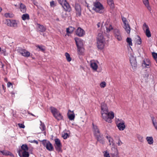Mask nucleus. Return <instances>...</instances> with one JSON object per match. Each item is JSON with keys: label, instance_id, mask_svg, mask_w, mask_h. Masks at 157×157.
<instances>
[{"label": "nucleus", "instance_id": "f257e3e1", "mask_svg": "<svg viewBox=\"0 0 157 157\" xmlns=\"http://www.w3.org/2000/svg\"><path fill=\"white\" fill-rule=\"evenodd\" d=\"M94 6L92 8L93 10L100 13H103L104 7L103 5L99 1L94 2Z\"/></svg>", "mask_w": 157, "mask_h": 157}, {"label": "nucleus", "instance_id": "f03ea898", "mask_svg": "<svg viewBox=\"0 0 157 157\" xmlns=\"http://www.w3.org/2000/svg\"><path fill=\"white\" fill-rule=\"evenodd\" d=\"M51 112L54 117L58 121L61 120L63 119V117L59 111L55 108L51 106L50 107Z\"/></svg>", "mask_w": 157, "mask_h": 157}, {"label": "nucleus", "instance_id": "7ed1b4c3", "mask_svg": "<svg viewBox=\"0 0 157 157\" xmlns=\"http://www.w3.org/2000/svg\"><path fill=\"white\" fill-rule=\"evenodd\" d=\"M75 10L76 16L80 17L81 16L82 10L80 5L77 3H76L75 6Z\"/></svg>", "mask_w": 157, "mask_h": 157}, {"label": "nucleus", "instance_id": "20e7f679", "mask_svg": "<svg viewBox=\"0 0 157 157\" xmlns=\"http://www.w3.org/2000/svg\"><path fill=\"white\" fill-rule=\"evenodd\" d=\"M6 25L9 26L16 28L17 27V23L15 20H11L7 19L6 20Z\"/></svg>", "mask_w": 157, "mask_h": 157}, {"label": "nucleus", "instance_id": "39448f33", "mask_svg": "<svg viewBox=\"0 0 157 157\" xmlns=\"http://www.w3.org/2000/svg\"><path fill=\"white\" fill-rule=\"evenodd\" d=\"M124 23L123 28L124 29L126 33L128 34H129L131 30L130 26L128 23V21L127 19L123 21Z\"/></svg>", "mask_w": 157, "mask_h": 157}, {"label": "nucleus", "instance_id": "423d86ee", "mask_svg": "<svg viewBox=\"0 0 157 157\" xmlns=\"http://www.w3.org/2000/svg\"><path fill=\"white\" fill-rule=\"evenodd\" d=\"M130 61L132 68L133 70H135L137 65L136 58L133 56L131 57L130 59Z\"/></svg>", "mask_w": 157, "mask_h": 157}, {"label": "nucleus", "instance_id": "0eeeda50", "mask_svg": "<svg viewBox=\"0 0 157 157\" xmlns=\"http://www.w3.org/2000/svg\"><path fill=\"white\" fill-rule=\"evenodd\" d=\"M85 33V31L80 27L78 28L75 31L76 35L79 37L83 36Z\"/></svg>", "mask_w": 157, "mask_h": 157}, {"label": "nucleus", "instance_id": "6e6552de", "mask_svg": "<svg viewBox=\"0 0 157 157\" xmlns=\"http://www.w3.org/2000/svg\"><path fill=\"white\" fill-rule=\"evenodd\" d=\"M115 37L119 41L122 39L121 34L119 30L117 29H115L113 31Z\"/></svg>", "mask_w": 157, "mask_h": 157}, {"label": "nucleus", "instance_id": "1a4fd4ad", "mask_svg": "<svg viewBox=\"0 0 157 157\" xmlns=\"http://www.w3.org/2000/svg\"><path fill=\"white\" fill-rule=\"evenodd\" d=\"M18 152L20 157H29V153L27 151H22L21 149H19Z\"/></svg>", "mask_w": 157, "mask_h": 157}, {"label": "nucleus", "instance_id": "9d476101", "mask_svg": "<svg viewBox=\"0 0 157 157\" xmlns=\"http://www.w3.org/2000/svg\"><path fill=\"white\" fill-rule=\"evenodd\" d=\"M66 11L70 12L71 9L69 4L66 1L61 6Z\"/></svg>", "mask_w": 157, "mask_h": 157}, {"label": "nucleus", "instance_id": "9b49d317", "mask_svg": "<svg viewBox=\"0 0 157 157\" xmlns=\"http://www.w3.org/2000/svg\"><path fill=\"white\" fill-rule=\"evenodd\" d=\"M94 136L96 138L97 140L99 141L102 144L104 143L105 142L103 139L102 135L101 134L100 132H99V134L94 135Z\"/></svg>", "mask_w": 157, "mask_h": 157}, {"label": "nucleus", "instance_id": "f8f14e48", "mask_svg": "<svg viewBox=\"0 0 157 157\" xmlns=\"http://www.w3.org/2000/svg\"><path fill=\"white\" fill-rule=\"evenodd\" d=\"M19 52L24 56L28 57L30 56V53L25 49H20Z\"/></svg>", "mask_w": 157, "mask_h": 157}, {"label": "nucleus", "instance_id": "ddd939ff", "mask_svg": "<svg viewBox=\"0 0 157 157\" xmlns=\"http://www.w3.org/2000/svg\"><path fill=\"white\" fill-rule=\"evenodd\" d=\"M75 40L77 47H82L83 46L82 40L78 37L75 38Z\"/></svg>", "mask_w": 157, "mask_h": 157}, {"label": "nucleus", "instance_id": "4468645a", "mask_svg": "<svg viewBox=\"0 0 157 157\" xmlns=\"http://www.w3.org/2000/svg\"><path fill=\"white\" fill-rule=\"evenodd\" d=\"M104 41H97V48L99 49H102L105 46Z\"/></svg>", "mask_w": 157, "mask_h": 157}, {"label": "nucleus", "instance_id": "2eb2a0df", "mask_svg": "<svg viewBox=\"0 0 157 157\" xmlns=\"http://www.w3.org/2000/svg\"><path fill=\"white\" fill-rule=\"evenodd\" d=\"M143 26L144 27H145L146 28L145 31V34L146 36L148 37H150L151 36V34L148 26L146 24V23H144Z\"/></svg>", "mask_w": 157, "mask_h": 157}, {"label": "nucleus", "instance_id": "dca6fc26", "mask_svg": "<svg viewBox=\"0 0 157 157\" xmlns=\"http://www.w3.org/2000/svg\"><path fill=\"white\" fill-rule=\"evenodd\" d=\"M124 124V121H122V122L119 123L117 124V126L119 130L123 131L125 128Z\"/></svg>", "mask_w": 157, "mask_h": 157}, {"label": "nucleus", "instance_id": "f3484780", "mask_svg": "<svg viewBox=\"0 0 157 157\" xmlns=\"http://www.w3.org/2000/svg\"><path fill=\"white\" fill-rule=\"evenodd\" d=\"M101 112L108 113L109 111L107 105L104 102H102L101 104Z\"/></svg>", "mask_w": 157, "mask_h": 157}, {"label": "nucleus", "instance_id": "a211bd4d", "mask_svg": "<svg viewBox=\"0 0 157 157\" xmlns=\"http://www.w3.org/2000/svg\"><path fill=\"white\" fill-rule=\"evenodd\" d=\"M46 148L47 150L49 151H53L54 150V148L52 144L49 141H48V143L46 146Z\"/></svg>", "mask_w": 157, "mask_h": 157}, {"label": "nucleus", "instance_id": "6ab92c4d", "mask_svg": "<svg viewBox=\"0 0 157 157\" xmlns=\"http://www.w3.org/2000/svg\"><path fill=\"white\" fill-rule=\"evenodd\" d=\"M38 26L37 28V31L41 32H45L46 30V29L43 25H41L39 24H37Z\"/></svg>", "mask_w": 157, "mask_h": 157}, {"label": "nucleus", "instance_id": "aec40b11", "mask_svg": "<svg viewBox=\"0 0 157 157\" xmlns=\"http://www.w3.org/2000/svg\"><path fill=\"white\" fill-rule=\"evenodd\" d=\"M94 135L99 134L100 131L97 126L94 125L93 122L92 124Z\"/></svg>", "mask_w": 157, "mask_h": 157}, {"label": "nucleus", "instance_id": "412c9836", "mask_svg": "<svg viewBox=\"0 0 157 157\" xmlns=\"http://www.w3.org/2000/svg\"><path fill=\"white\" fill-rule=\"evenodd\" d=\"M90 67L94 70H96L98 68V66L97 64L94 61L90 62Z\"/></svg>", "mask_w": 157, "mask_h": 157}, {"label": "nucleus", "instance_id": "4be33fe9", "mask_svg": "<svg viewBox=\"0 0 157 157\" xmlns=\"http://www.w3.org/2000/svg\"><path fill=\"white\" fill-rule=\"evenodd\" d=\"M0 152L2 153L3 155H10L12 157H14V155L9 151H0Z\"/></svg>", "mask_w": 157, "mask_h": 157}, {"label": "nucleus", "instance_id": "5701e85b", "mask_svg": "<svg viewBox=\"0 0 157 157\" xmlns=\"http://www.w3.org/2000/svg\"><path fill=\"white\" fill-rule=\"evenodd\" d=\"M143 2L147 9L150 11L151 10V7L149 5V3L148 0H143Z\"/></svg>", "mask_w": 157, "mask_h": 157}, {"label": "nucleus", "instance_id": "b1692460", "mask_svg": "<svg viewBox=\"0 0 157 157\" xmlns=\"http://www.w3.org/2000/svg\"><path fill=\"white\" fill-rule=\"evenodd\" d=\"M75 29L74 27L72 26H70L69 28L66 29V32L67 34L72 33Z\"/></svg>", "mask_w": 157, "mask_h": 157}, {"label": "nucleus", "instance_id": "393cba45", "mask_svg": "<svg viewBox=\"0 0 157 157\" xmlns=\"http://www.w3.org/2000/svg\"><path fill=\"white\" fill-rule=\"evenodd\" d=\"M97 41H105V39L104 38V37L102 33H99L98 34L97 38Z\"/></svg>", "mask_w": 157, "mask_h": 157}, {"label": "nucleus", "instance_id": "a878e982", "mask_svg": "<svg viewBox=\"0 0 157 157\" xmlns=\"http://www.w3.org/2000/svg\"><path fill=\"white\" fill-rule=\"evenodd\" d=\"M55 147L56 150L58 152H62V145H54Z\"/></svg>", "mask_w": 157, "mask_h": 157}, {"label": "nucleus", "instance_id": "bb28decb", "mask_svg": "<svg viewBox=\"0 0 157 157\" xmlns=\"http://www.w3.org/2000/svg\"><path fill=\"white\" fill-rule=\"evenodd\" d=\"M21 11L23 13H25L26 11V7L22 3H21L20 6Z\"/></svg>", "mask_w": 157, "mask_h": 157}, {"label": "nucleus", "instance_id": "cd10ccee", "mask_svg": "<svg viewBox=\"0 0 157 157\" xmlns=\"http://www.w3.org/2000/svg\"><path fill=\"white\" fill-rule=\"evenodd\" d=\"M21 150L23 151H28L29 150V147L27 146V145L25 144H23L21 146Z\"/></svg>", "mask_w": 157, "mask_h": 157}, {"label": "nucleus", "instance_id": "c85d7f7f", "mask_svg": "<svg viewBox=\"0 0 157 157\" xmlns=\"http://www.w3.org/2000/svg\"><path fill=\"white\" fill-rule=\"evenodd\" d=\"M21 18L24 21H25L26 20H28L30 19L29 15L28 13H25L23 14Z\"/></svg>", "mask_w": 157, "mask_h": 157}, {"label": "nucleus", "instance_id": "c756f323", "mask_svg": "<svg viewBox=\"0 0 157 157\" xmlns=\"http://www.w3.org/2000/svg\"><path fill=\"white\" fill-rule=\"evenodd\" d=\"M146 139L148 142V144H151L153 143V140L152 137H147Z\"/></svg>", "mask_w": 157, "mask_h": 157}, {"label": "nucleus", "instance_id": "7c9ffc66", "mask_svg": "<svg viewBox=\"0 0 157 157\" xmlns=\"http://www.w3.org/2000/svg\"><path fill=\"white\" fill-rule=\"evenodd\" d=\"M40 128L42 131H45L46 129V127L44 123H43L41 121H40Z\"/></svg>", "mask_w": 157, "mask_h": 157}, {"label": "nucleus", "instance_id": "2f4dec72", "mask_svg": "<svg viewBox=\"0 0 157 157\" xmlns=\"http://www.w3.org/2000/svg\"><path fill=\"white\" fill-rule=\"evenodd\" d=\"M67 115L68 118L70 120L72 121L74 120L75 117V115L74 113L71 114H69L68 113Z\"/></svg>", "mask_w": 157, "mask_h": 157}, {"label": "nucleus", "instance_id": "473e14b6", "mask_svg": "<svg viewBox=\"0 0 157 157\" xmlns=\"http://www.w3.org/2000/svg\"><path fill=\"white\" fill-rule=\"evenodd\" d=\"M65 55L66 57L67 60L68 62H70L71 61V59L70 56L69 54L68 53L66 52L65 54Z\"/></svg>", "mask_w": 157, "mask_h": 157}, {"label": "nucleus", "instance_id": "72a5a7b5", "mask_svg": "<svg viewBox=\"0 0 157 157\" xmlns=\"http://www.w3.org/2000/svg\"><path fill=\"white\" fill-rule=\"evenodd\" d=\"M5 16L6 18H12L14 16V14L10 13H6L5 14Z\"/></svg>", "mask_w": 157, "mask_h": 157}, {"label": "nucleus", "instance_id": "f704fd0d", "mask_svg": "<svg viewBox=\"0 0 157 157\" xmlns=\"http://www.w3.org/2000/svg\"><path fill=\"white\" fill-rule=\"evenodd\" d=\"M108 116L111 118L113 119L114 117V113L113 112L111 111L108 113Z\"/></svg>", "mask_w": 157, "mask_h": 157}, {"label": "nucleus", "instance_id": "c9c22d12", "mask_svg": "<svg viewBox=\"0 0 157 157\" xmlns=\"http://www.w3.org/2000/svg\"><path fill=\"white\" fill-rule=\"evenodd\" d=\"M137 37L138 39L136 40V43L140 45L142 43V40L140 36L138 35Z\"/></svg>", "mask_w": 157, "mask_h": 157}, {"label": "nucleus", "instance_id": "e433bc0d", "mask_svg": "<svg viewBox=\"0 0 157 157\" xmlns=\"http://www.w3.org/2000/svg\"><path fill=\"white\" fill-rule=\"evenodd\" d=\"M54 140L55 141V144H56L55 145L62 144L60 140L59 139L56 138Z\"/></svg>", "mask_w": 157, "mask_h": 157}, {"label": "nucleus", "instance_id": "4c0bfd02", "mask_svg": "<svg viewBox=\"0 0 157 157\" xmlns=\"http://www.w3.org/2000/svg\"><path fill=\"white\" fill-rule=\"evenodd\" d=\"M36 47L38 48L42 52H44L45 51V49L44 48V46H40L39 45H37L36 46Z\"/></svg>", "mask_w": 157, "mask_h": 157}, {"label": "nucleus", "instance_id": "58836bf2", "mask_svg": "<svg viewBox=\"0 0 157 157\" xmlns=\"http://www.w3.org/2000/svg\"><path fill=\"white\" fill-rule=\"evenodd\" d=\"M132 39L128 37L126 39V41L128 43L129 46L132 45Z\"/></svg>", "mask_w": 157, "mask_h": 157}, {"label": "nucleus", "instance_id": "ea45409f", "mask_svg": "<svg viewBox=\"0 0 157 157\" xmlns=\"http://www.w3.org/2000/svg\"><path fill=\"white\" fill-rule=\"evenodd\" d=\"M148 76L149 74L147 71H145L144 74L143 75V76L145 80L147 79Z\"/></svg>", "mask_w": 157, "mask_h": 157}, {"label": "nucleus", "instance_id": "a19ab883", "mask_svg": "<svg viewBox=\"0 0 157 157\" xmlns=\"http://www.w3.org/2000/svg\"><path fill=\"white\" fill-rule=\"evenodd\" d=\"M108 4L111 7H113L114 3L113 0H107Z\"/></svg>", "mask_w": 157, "mask_h": 157}, {"label": "nucleus", "instance_id": "79ce46f5", "mask_svg": "<svg viewBox=\"0 0 157 157\" xmlns=\"http://www.w3.org/2000/svg\"><path fill=\"white\" fill-rule=\"evenodd\" d=\"M101 112V116L105 120V118H107L108 116V113L107 112Z\"/></svg>", "mask_w": 157, "mask_h": 157}, {"label": "nucleus", "instance_id": "37998d69", "mask_svg": "<svg viewBox=\"0 0 157 157\" xmlns=\"http://www.w3.org/2000/svg\"><path fill=\"white\" fill-rule=\"evenodd\" d=\"M62 137L65 140L69 137V135L67 133H65L64 134H62Z\"/></svg>", "mask_w": 157, "mask_h": 157}, {"label": "nucleus", "instance_id": "c03bdc74", "mask_svg": "<svg viewBox=\"0 0 157 157\" xmlns=\"http://www.w3.org/2000/svg\"><path fill=\"white\" fill-rule=\"evenodd\" d=\"M152 120V123L154 126L155 128L157 130V122H154V117H151Z\"/></svg>", "mask_w": 157, "mask_h": 157}, {"label": "nucleus", "instance_id": "a18cd8bd", "mask_svg": "<svg viewBox=\"0 0 157 157\" xmlns=\"http://www.w3.org/2000/svg\"><path fill=\"white\" fill-rule=\"evenodd\" d=\"M112 119L113 118H111L108 116L107 118H105V120L109 123H111L112 122Z\"/></svg>", "mask_w": 157, "mask_h": 157}, {"label": "nucleus", "instance_id": "49530a36", "mask_svg": "<svg viewBox=\"0 0 157 157\" xmlns=\"http://www.w3.org/2000/svg\"><path fill=\"white\" fill-rule=\"evenodd\" d=\"M48 140H44L42 141V144L44 147H46V145L48 143Z\"/></svg>", "mask_w": 157, "mask_h": 157}, {"label": "nucleus", "instance_id": "de8ad7c7", "mask_svg": "<svg viewBox=\"0 0 157 157\" xmlns=\"http://www.w3.org/2000/svg\"><path fill=\"white\" fill-rule=\"evenodd\" d=\"M114 150L115 152L114 153H113V155H115L116 157H119L118 155V151L117 149H116L115 148H114Z\"/></svg>", "mask_w": 157, "mask_h": 157}, {"label": "nucleus", "instance_id": "09e8293b", "mask_svg": "<svg viewBox=\"0 0 157 157\" xmlns=\"http://www.w3.org/2000/svg\"><path fill=\"white\" fill-rule=\"evenodd\" d=\"M106 85V83L105 82H101L100 84V86L101 88H104L105 86Z\"/></svg>", "mask_w": 157, "mask_h": 157}, {"label": "nucleus", "instance_id": "8fccbe9b", "mask_svg": "<svg viewBox=\"0 0 157 157\" xmlns=\"http://www.w3.org/2000/svg\"><path fill=\"white\" fill-rule=\"evenodd\" d=\"M61 6L63 5V4L66 1V0H57Z\"/></svg>", "mask_w": 157, "mask_h": 157}, {"label": "nucleus", "instance_id": "3c124183", "mask_svg": "<svg viewBox=\"0 0 157 157\" xmlns=\"http://www.w3.org/2000/svg\"><path fill=\"white\" fill-rule=\"evenodd\" d=\"M152 56L155 59H157V53L153 52L152 53Z\"/></svg>", "mask_w": 157, "mask_h": 157}, {"label": "nucleus", "instance_id": "603ef678", "mask_svg": "<svg viewBox=\"0 0 157 157\" xmlns=\"http://www.w3.org/2000/svg\"><path fill=\"white\" fill-rule=\"evenodd\" d=\"M82 47H77L78 51L81 54H82L83 52L82 51Z\"/></svg>", "mask_w": 157, "mask_h": 157}, {"label": "nucleus", "instance_id": "864d4df0", "mask_svg": "<svg viewBox=\"0 0 157 157\" xmlns=\"http://www.w3.org/2000/svg\"><path fill=\"white\" fill-rule=\"evenodd\" d=\"M104 155L105 157H110L109 153L107 151H105Z\"/></svg>", "mask_w": 157, "mask_h": 157}, {"label": "nucleus", "instance_id": "5fc2aeb1", "mask_svg": "<svg viewBox=\"0 0 157 157\" xmlns=\"http://www.w3.org/2000/svg\"><path fill=\"white\" fill-rule=\"evenodd\" d=\"M112 29H113V28L111 25H110L109 28L106 27V30L107 32H110V30Z\"/></svg>", "mask_w": 157, "mask_h": 157}, {"label": "nucleus", "instance_id": "6e6d98bb", "mask_svg": "<svg viewBox=\"0 0 157 157\" xmlns=\"http://www.w3.org/2000/svg\"><path fill=\"white\" fill-rule=\"evenodd\" d=\"M137 138L138 140L142 141L143 140V136H141L140 135H137Z\"/></svg>", "mask_w": 157, "mask_h": 157}, {"label": "nucleus", "instance_id": "4d7b16f0", "mask_svg": "<svg viewBox=\"0 0 157 157\" xmlns=\"http://www.w3.org/2000/svg\"><path fill=\"white\" fill-rule=\"evenodd\" d=\"M50 5L51 7H54L56 6L55 4V2L54 1H52L50 2Z\"/></svg>", "mask_w": 157, "mask_h": 157}, {"label": "nucleus", "instance_id": "13d9d810", "mask_svg": "<svg viewBox=\"0 0 157 157\" xmlns=\"http://www.w3.org/2000/svg\"><path fill=\"white\" fill-rule=\"evenodd\" d=\"M109 139V145H110L111 144H113V139L112 138L109 137V139Z\"/></svg>", "mask_w": 157, "mask_h": 157}, {"label": "nucleus", "instance_id": "bf43d9fd", "mask_svg": "<svg viewBox=\"0 0 157 157\" xmlns=\"http://www.w3.org/2000/svg\"><path fill=\"white\" fill-rule=\"evenodd\" d=\"M18 125L20 128H25V126L23 124L19 123Z\"/></svg>", "mask_w": 157, "mask_h": 157}, {"label": "nucleus", "instance_id": "052dcab7", "mask_svg": "<svg viewBox=\"0 0 157 157\" xmlns=\"http://www.w3.org/2000/svg\"><path fill=\"white\" fill-rule=\"evenodd\" d=\"M13 86V84H12V83L11 82H9L7 83V86L8 87H9L10 86Z\"/></svg>", "mask_w": 157, "mask_h": 157}, {"label": "nucleus", "instance_id": "680f3d73", "mask_svg": "<svg viewBox=\"0 0 157 157\" xmlns=\"http://www.w3.org/2000/svg\"><path fill=\"white\" fill-rule=\"evenodd\" d=\"M123 144V143L121 141V140H120V138L118 139V143H117V144H118V146L120 145V144Z\"/></svg>", "mask_w": 157, "mask_h": 157}, {"label": "nucleus", "instance_id": "e2e57ef3", "mask_svg": "<svg viewBox=\"0 0 157 157\" xmlns=\"http://www.w3.org/2000/svg\"><path fill=\"white\" fill-rule=\"evenodd\" d=\"M33 148H29V150L28 151H29V152L30 153H32V151H33Z\"/></svg>", "mask_w": 157, "mask_h": 157}, {"label": "nucleus", "instance_id": "0e129e2a", "mask_svg": "<svg viewBox=\"0 0 157 157\" xmlns=\"http://www.w3.org/2000/svg\"><path fill=\"white\" fill-rule=\"evenodd\" d=\"M144 64L145 65V66L146 67L148 68V67L149 66V64H146L145 62V61H144Z\"/></svg>", "mask_w": 157, "mask_h": 157}, {"label": "nucleus", "instance_id": "69168bd1", "mask_svg": "<svg viewBox=\"0 0 157 157\" xmlns=\"http://www.w3.org/2000/svg\"><path fill=\"white\" fill-rule=\"evenodd\" d=\"M31 142H33V143H35L36 144H38V142L37 141H36V140H33V141Z\"/></svg>", "mask_w": 157, "mask_h": 157}, {"label": "nucleus", "instance_id": "338daca9", "mask_svg": "<svg viewBox=\"0 0 157 157\" xmlns=\"http://www.w3.org/2000/svg\"><path fill=\"white\" fill-rule=\"evenodd\" d=\"M126 19V18L125 17H122V21H124V20H125Z\"/></svg>", "mask_w": 157, "mask_h": 157}, {"label": "nucleus", "instance_id": "774afa93", "mask_svg": "<svg viewBox=\"0 0 157 157\" xmlns=\"http://www.w3.org/2000/svg\"><path fill=\"white\" fill-rule=\"evenodd\" d=\"M100 24L101 23L100 22H98V24H97V26L98 28H99L100 27Z\"/></svg>", "mask_w": 157, "mask_h": 157}]
</instances>
